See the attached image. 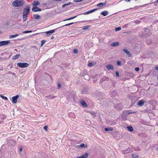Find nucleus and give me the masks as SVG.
Returning a JSON list of instances; mask_svg holds the SVG:
<instances>
[{"mask_svg":"<svg viewBox=\"0 0 158 158\" xmlns=\"http://www.w3.org/2000/svg\"><path fill=\"white\" fill-rule=\"evenodd\" d=\"M30 10V6H27L26 8H25L23 10V21L27 20V17L29 15Z\"/></svg>","mask_w":158,"mask_h":158,"instance_id":"1","label":"nucleus"},{"mask_svg":"<svg viewBox=\"0 0 158 158\" xmlns=\"http://www.w3.org/2000/svg\"><path fill=\"white\" fill-rule=\"evenodd\" d=\"M24 3L22 0H16L12 3V5L15 7L21 6Z\"/></svg>","mask_w":158,"mask_h":158,"instance_id":"2","label":"nucleus"},{"mask_svg":"<svg viewBox=\"0 0 158 158\" xmlns=\"http://www.w3.org/2000/svg\"><path fill=\"white\" fill-rule=\"evenodd\" d=\"M7 145L9 146H15L16 144L15 140L12 139H9L7 140Z\"/></svg>","mask_w":158,"mask_h":158,"instance_id":"3","label":"nucleus"},{"mask_svg":"<svg viewBox=\"0 0 158 158\" xmlns=\"http://www.w3.org/2000/svg\"><path fill=\"white\" fill-rule=\"evenodd\" d=\"M17 66L21 68H25L28 67L29 64L26 63H19L17 64Z\"/></svg>","mask_w":158,"mask_h":158,"instance_id":"4","label":"nucleus"},{"mask_svg":"<svg viewBox=\"0 0 158 158\" xmlns=\"http://www.w3.org/2000/svg\"><path fill=\"white\" fill-rule=\"evenodd\" d=\"M10 43V40L3 41L0 42V46L8 44Z\"/></svg>","mask_w":158,"mask_h":158,"instance_id":"5","label":"nucleus"},{"mask_svg":"<svg viewBox=\"0 0 158 158\" xmlns=\"http://www.w3.org/2000/svg\"><path fill=\"white\" fill-rule=\"evenodd\" d=\"M19 97V95H17L14 96L12 98V102L14 103H16L17 102V100Z\"/></svg>","mask_w":158,"mask_h":158,"instance_id":"6","label":"nucleus"},{"mask_svg":"<svg viewBox=\"0 0 158 158\" xmlns=\"http://www.w3.org/2000/svg\"><path fill=\"white\" fill-rule=\"evenodd\" d=\"M144 102L146 103V102L144 101L143 100H140L137 101V104L138 106H141L143 105V104L144 103Z\"/></svg>","mask_w":158,"mask_h":158,"instance_id":"7","label":"nucleus"},{"mask_svg":"<svg viewBox=\"0 0 158 158\" xmlns=\"http://www.w3.org/2000/svg\"><path fill=\"white\" fill-rule=\"evenodd\" d=\"M32 10L33 12H35L38 11H41V9L38 7H37L36 6H35L32 8Z\"/></svg>","mask_w":158,"mask_h":158,"instance_id":"8","label":"nucleus"},{"mask_svg":"<svg viewBox=\"0 0 158 158\" xmlns=\"http://www.w3.org/2000/svg\"><path fill=\"white\" fill-rule=\"evenodd\" d=\"M96 9H93L92 10L88 11L86 12L85 13H83L81 14V15L83 14V15H86V14H89L91 13H92L93 12H94V11H96L97 10Z\"/></svg>","mask_w":158,"mask_h":158,"instance_id":"9","label":"nucleus"},{"mask_svg":"<svg viewBox=\"0 0 158 158\" xmlns=\"http://www.w3.org/2000/svg\"><path fill=\"white\" fill-rule=\"evenodd\" d=\"M115 108L118 110H121L123 108V106L121 105H117L115 106Z\"/></svg>","mask_w":158,"mask_h":158,"instance_id":"10","label":"nucleus"},{"mask_svg":"<svg viewBox=\"0 0 158 158\" xmlns=\"http://www.w3.org/2000/svg\"><path fill=\"white\" fill-rule=\"evenodd\" d=\"M123 52H125L129 57H130L131 56V54L129 52V51L126 49H124L123 50Z\"/></svg>","mask_w":158,"mask_h":158,"instance_id":"11","label":"nucleus"},{"mask_svg":"<svg viewBox=\"0 0 158 158\" xmlns=\"http://www.w3.org/2000/svg\"><path fill=\"white\" fill-rule=\"evenodd\" d=\"M55 29L47 31L46 32V33L48 35H51L55 31Z\"/></svg>","mask_w":158,"mask_h":158,"instance_id":"12","label":"nucleus"},{"mask_svg":"<svg viewBox=\"0 0 158 158\" xmlns=\"http://www.w3.org/2000/svg\"><path fill=\"white\" fill-rule=\"evenodd\" d=\"M131 148H128L127 149L125 150L123 152V153L124 154H126L128 153H129L131 152Z\"/></svg>","mask_w":158,"mask_h":158,"instance_id":"13","label":"nucleus"},{"mask_svg":"<svg viewBox=\"0 0 158 158\" xmlns=\"http://www.w3.org/2000/svg\"><path fill=\"white\" fill-rule=\"evenodd\" d=\"M78 147H81V148H87V146L86 144H85L83 143H81L80 145H77V146Z\"/></svg>","mask_w":158,"mask_h":158,"instance_id":"14","label":"nucleus"},{"mask_svg":"<svg viewBox=\"0 0 158 158\" xmlns=\"http://www.w3.org/2000/svg\"><path fill=\"white\" fill-rule=\"evenodd\" d=\"M88 156V153H86L82 156L77 157V158H87Z\"/></svg>","mask_w":158,"mask_h":158,"instance_id":"15","label":"nucleus"},{"mask_svg":"<svg viewBox=\"0 0 158 158\" xmlns=\"http://www.w3.org/2000/svg\"><path fill=\"white\" fill-rule=\"evenodd\" d=\"M106 67L109 70H110V69L113 70L114 69L113 66L111 65H106Z\"/></svg>","mask_w":158,"mask_h":158,"instance_id":"16","label":"nucleus"},{"mask_svg":"<svg viewBox=\"0 0 158 158\" xmlns=\"http://www.w3.org/2000/svg\"><path fill=\"white\" fill-rule=\"evenodd\" d=\"M81 104L84 107H86L87 105L86 103L84 101H83L81 102Z\"/></svg>","mask_w":158,"mask_h":158,"instance_id":"17","label":"nucleus"},{"mask_svg":"<svg viewBox=\"0 0 158 158\" xmlns=\"http://www.w3.org/2000/svg\"><path fill=\"white\" fill-rule=\"evenodd\" d=\"M33 18L34 19H40V16L37 14L34 15H33Z\"/></svg>","mask_w":158,"mask_h":158,"instance_id":"18","label":"nucleus"},{"mask_svg":"<svg viewBox=\"0 0 158 158\" xmlns=\"http://www.w3.org/2000/svg\"><path fill=\"white\" fill-rule=\"evenodd\" d=\"M113 129V128L111 127H108L107 128H106L105 129V131H112Z\"/></svg>","mask_w":158,"mask_h":158,"instance_id":"19","label":"nucleus"},{"mask_svg":"<svg viewBox=\"0 0 158 158\" xmlns=\"http://www.w3.org/2000/svg\"><path fill=\"white\" fill-rule=\"evenodd\" d=\"M108 13L107 11H105L101 13V14L103 15L104 16L107 15Z\"/></svg>","mask_w":158,"mask_h":158,"instance_id":"20","label":"nucleus"},{"mask_svg":"<svg viewBox=\"0 0 158 158\" xmlns=\"http://www.w3.org/2000/svg\"><path fill=\"white\" fill-rule=\"evenodd\" d=\"M119 43L118 42H116L111 44V45L113 47H116L118 46Z\"/></svg>","mask_w":158,"mask_h":158,"instance_id":"21","label":"nucleus"},{"mask_svg":"<svg viewBox=\"0 0 158 158\" xmlns=\"http://www.w3.org/2000/svg\"><path fill=\"white\" fill-rule=\"evenodd\" d=\"M32 4L33 6H38L40 5V2L38 1H34L33 2Z\"/></svg>","mask_w":158,"mask_h":158,"instance_id":"22","label":"nucleus"},{"mask_svg":"<svg viewBox=\"0 0 158 158\" xmlns=\"http://www.w3.org/2000/svg\"><path fill=\"white\" fill-rule=\"evenodd\" d=\"M127 128L130 132L132 131L133 130V128L131 126H127Z\"/></svg>","mask_w":158,"mask_h":158,"instance_id":"23","label":"nucleus"},{"mask_svg":"<svg viewBox=\"0 0 158 158\" xmlns=\"http://www.w3.org/2000/svg\"><path fill=\"white\" fill-rule=\"evenodd\" d=\"M106 2H103V3H100L97 4V6H98L101 7L102 6H103L106 5Z\"/></svg>","mask_w":158,"mask_h":158,"instance_id":"24","label":"nucleus"},{"mask_svg":"<svg viewBox=\"0 0 158 158\" xmlns=\"http://www.w3.org/2000/svg\"><path fill=\"white\" fill-rule=\"evenodd\" d=\"M90 27V25H87L83 27V29L84 30H87L88 28Z\"/></svg>","mask_w":158,"mask_h":158,"instance_id":"25","label":"nucleus"},{"mask_svg":"<svg viewBox=\"0 0 158 158\" xmlns=\"http://www.w3.org/2000/svg\"><path fill=\"white\" fill-rule=\"evenodd\" d=\"M20 56V54H18L16 55L15 56H14L13 57V59L14 60L16 59L19 56Z\"/></svg>","mask_w":158,"mask_h":158,"instance_id":"26","label":"nucleus"},{"mask_svg":"<svg viewBox=\"0 0 158 158\" xmlns=\"http://www.w3.org/2000/svg\"><path fill=\"white\" fill-rule=\"evenodd\" d=\"M19 35L18 34L15 35H10V38H15V37H16L19 36Z\"/></svg>","mask_w":158,"mask_h":158,"instance_id":"27","label":"nucleus"},{"mask_svg":"<svg viewBox=\"0 0 158 158\" xmlns=\"http://www.w3.org/2000/svg\"><path fill=\"white\" fill-rule=\"evenodd\" d=\"M131 156L133 158H139V156L135 154H132Z\"/></svg>","mask_w":158,"mask_h":158,"instance_id":"28","label":"nucleus"},{"mask_svg":"<svg viewBox=\"0 0 158 158\" xmlns=\"http://www.w3.org/2000/svg\"><path fill=\"white\" fill-rule=\"evenodd\" d=\"M0 96L3 99L5 100H8L7 98L5 96H4L2 95V94H1L0 95Z\"/></svg>","mask_w":158,"mask_h":158,"instance_id":"29","label":"nucleus"},{"mask_svg":"<svg viewBox=\"0 0 158 158\" xmlns=\"http://www.w3.org/2000/svg\"><path fill=\"white\" fill-rule=\"evenodd\" d=\"M154 101H155L154 100L152 99L151 100L148 101V102L150 104H153Z\"/></svg>","mask_w":158,"mask_h":158,"instance_id":"30","label":"nucleus"},{"mask_svg":"<svg viewBox=\"0 0 158 158\" xmlns=\"http://www.w3.org/2000/svg\"><path fill=\"white\" fill-rule=\"evenodd\" d=\"M77 16L76 15V16H75L74 17H72V18H69L68 19H67L64 20V21H66V20H71V19H74L75 18H76Z\"/></svg>","mask_w":158,"mask_h":158,"instance_id":"31","label":"nucleus"},{"mask_svg":"<svg viewBox=\"0 0 158 158\" xmlns=\"http://www.w3.org/2000/svg\"><path fill=\"white\" fill-rule=\"evenodd\" d=\"M87 89H82V93L83 94H86L87 93Z\"/></svg>","mask_w":158,"mask_h":158,"instance_id":"32","label":"nucleus"},{"mask_svg":"<svg viewBox=\"0 0 158 158\" xmlns=\"http://www.w3.org/2000/svg\"><path fill=\"white\" fill-rule=\"evenodd\" d=\"M121 29V27H117L115 28V31H117L120 30Z\"/></svg>","mask_w":158,"mask_h":158,"instance_id":"33","label":"nucleus"},{"mask_svg":"<svg viewBox=\"0 0 158 158\" xmlns=\"http://www.w3.org/2000/svg\"><path fill=\"white\" fill-rule=\"evenodd\" d=\"M32 32V31H24L23 32V33H31Z\"/></svg>","mask_w":158,"mask_h":158,"instance_id":"34","label":"nucleus"},{"mask_svg":"<svg viewBox=\"0 0 158 158\" xmlns=\"http://www.w3.org/2000/svg\"><path fill=\"white\" fill-rule=\"evenodd\" d=\"M45 41L44 40H42L41 42V46H42L45 43Z\"/></svg>","mask_w":158,"mask_h":158,"instance_id":"35","label":"nucleus"},{"mask_svg":"<svg viewBox=\"0 0 158 158\" xmlns=\"http://www.w3.org/2000/svg\"><path fill=\"white\" fill-rule=\"evenodd\" d=\"M88 66L89 67H91L93 66V64L92 63L89 62L88 64Z\"/></svg>","mask_w":158,"mask_h":158,"instance_id":"36","label":"nucleus"},{"mask_svg":"<svg viewBox=\"0 0 158 158\" xmlns=\"http://www.w3.org/2000/svg\"><path fill=\"white\" fill-rule=\"evenodd\" d=\"M115 74L116 76L117 77H119V73H118V72L117 71L116 72Z\"/></svg>","mask_w":158,"mask_h":158,"instance_id":"37","label":"nucleus"},{"mask_svg":"<svg viewBox=\"0 0 158 158\" xmlns=\"http://www.w3.org/2000/svg\"><path fill=\"white\" fill-rule=\"evenodd\" d=\"M78 51L77 49H74L73 50V52L77 54L78 53Z\"/></svg>","mask_w":158,"mask_h":158,"instance_id":"38","label":"nucleus"},{"mask_svg":"<svg viewBox=\"0 0 158 158\" xmlns=\"http://www.w3.org/2000/svg\"><path fill=\"white\" fill-rule=\"evenodd\" d=\"M83 0H74V2H80Z\"/></svg>","mask_w":158,"mask_h":158,"instance_id":"39","label":"nucleus"},{"mask_svg":"<svg viewBox=\"0 0 158 158\" xmlns=\"http://www.w3.org/2000/svg\"><path fill=\"white\" fill-rule=\"evenodd\" d=\"M48 128L47 126H45L44 127V129L46 131H47V129Z\"/></svg>","mask_w":158,"mask_h":158,"instance_id":"40","label":"nucleus"},{"mask_svg":"<svg viewBox=\"0 0 158 158\" xmlns=\"http://www.w3.org/2000/svg\"><path fill=\"white\" fill-rule=\"evenodd\" d=\"M117 64L118 65H120L121 64V62L120 61H118L117 62Z\"/></svg>","mask_w":158,"mask_h":158,"instance_id":"41","label":"nucleus"},{"mask_svg":"<svg viewBox=\"0 0 158 158\" xmlns=\"http://www.w3.org/2000/svg\"><path fill=\"white\" fill-rule=\"evenodd\" d=\"M57 86H58V88H59V89L60 88H61V85L60 84H59Z\"/></svg>","mask_w":158,"mask_h":158,"instance_id":"42","label":"nucleus"},{"mask_svg":"<svg viewBox=\"0 0 158 158\" xmlns=\"http://www.w3.org/2000/svg\"><path fill=\"white\" fill-rule=\"evenodd\" d=\"M135 70L136 71H138L139 70V69L138 67L136 68H135Z\"/></svg>","mask_w":158,"mask_h":158,"instance_id":"43","label":"nucleus"},{"mask_svg":"<svg viewBox=\"0 0 158 158\" xmlns=\"http://www.w3.org/2000/svg\"><path fill=\"white\" fill-rule=\"evenodd\" d=\"M22 150H23L22 148H21H21H19V151H20V152H22Z\"/></svg>","mask_w":158,"mask_h":158,"instance_id":"44","label":"nucleus"},{"mask_svg":"<svg viewBox=\"0 0 158 158\" xmlns=\"http://www.w3.org/2000/svg\"><path fill=\"white\" fill-rule=\"evenodd\" d=\"M135 113V112H130L128 113V114H131V113Z\"/></svg>","mask_w":158,"mask_h":158,"instance_id":"45","label":"nucleus"},{"mask_svg":"<svg viewBox=\"0 0 158 158\" xmlns=\"http://www.w3.org/2000/svg\"><path fill=\"white\" fill-rule=\"evenodd\" d=\"M71 2H70L69 3L65 4V5H66V6L68 5H69L71 4Z\"/></svg>","mask_w":158,"mask_h":158,"instance_id":"46","label":"nucleus"},{"mask_svg":"<svg viewBox=\"0 0 158 158\" xmlns=\"http://www.w3.org/2000/svg\"><path fill=\"white\" fill-rule=\"evenodd\" d=\"M3 70V68L2 67L0 66V70Z\"/></svg>","mask_w":158,"mask_h":158,"instance_id":"47","label":"nucleus"},{"mask_svg":"<svg viewBox=\"0 0 158 158\" xmlns=\"http://www.w3.org/2000/svg\"><path fill=\"white\" fill-rule=\"evenodd\" d=\"M65 6H66V5H65V4H63V5H62V7L64 8Z\"/></svg>","mask_w":158,"mask_h":158,"instance_id":"48","label":"nucleus"},{"mask_svg":"<svg viewBox=\"0 0 158 158\" xmlns=\"http://www.w3.org/2000/svg\"><path fill=\"white\" fill-rule=\"evenodd\" d=\"M69 26V24H65L64 26H63V27H64V26Z\"/></svg>","mask_w":158,"mask_h":158,"instance_id":"49","label":"nucleus"},{"mask_svg":"<svg viewBox=\"0 0 158 158\" xmlns=\"http://www.w3.org/2000/svg\"><path fill=\"white\" fill-rule=\"evenodd\" d=\"M89 22V21H83L81 22Z\"/></svg>","mask_w":158,"mask_h":158,"instance_id":"50","label":"nucleus"},{"mask_svg":"<svg viewBox=\"0 0 158 158\" xmlns=\"http://www.w3.org/2000/svg\"><path fill=\"white\" fill-rule=\"evenodd\" d=\"M127 2H130L131 0H125Z\"/></svg>","mask_w":158,"mask_h":158,"instance_id":"51","label":"nucleus"},{"mask_svg":"<svg viewBox=\"0 0 158 158\" xmlns=\"http://www.w3.org/2000/svg\"><path fill=\"white\" fill-rule=\"evenodd\" d=\"M156 70H158V67H157L156 68Z\"/></svg>","mask_w":158,"mask_h":158,"instance_id":"52","label":"nucleus"},{"mask_svg":"<svg viewBox=\"0 0 158 158\" xmlns=\"http://www.w3.org/2000/svg\"><path fill=\"white\" fill-rule=\"evenodd\" d=\"M70 23V25H72V24H73L74 23Z\"/></svg>","mask_w":158,"mask_h":158,"instance_id":"53","label":"nucleus"},{"mask_svg":"<svg viewBox=\"0 0 158 158\" xmlns=\"http://www.w3.org/2000/svg\"><path fill=\"white\" fill-rule=\"evenodd\" d=\"M70 23V25H72V24H73L74 23Z\"/></svg>","mask_w":158,"mask_h":158,"instance_id":"54","label":"nucleus"},{"mask_svg":"<svg viewBox=\"0 0 158 158\" xmlns=\"http://www.w3.org/2000/svg\"><path fill=\"white\" fill-rule=\"evenodd\" d=\"M86 122H87L88 123H89V122H90V121H89V120H87L86 121Z\"/></svg>","mask_w":158,"mask_h":158,"instance_id":"55","label":"nucleus"},{"mask_svg":"<svg viewBox=\"0 0 158 158\" xmlns=\"http://www.w3.org/2000/svg\"><path fill=\"white\" fill-rule=\"evenodd\" d=\"M54 37L52 36V38H51V39H54Z\"/></svg>","mask_w":158,"mask_h":158,"instance_id":"56","label":"nucleus"},{"mask_svg":"<svg viewBox=\"0 0 158 158\" xmlns=\"http://www.w3.org/2000/svg\"><path fill=\"white\" fill-rule=\"evenodd\" d=\"M92 114V115H94H94H95V113H93Z\"/></svg>","mask_w":158,"mask_h":158,"instance_id":"57","label":"nucleus"},{"mask_svg":"<svg viewBox=\"0 0 158 158\" xmlns=\"http://www.w3.org/2000/svg\"><path fill=\"white\" fill-rule=\"evenodd\" d=\"M85 77H88V75H85Z\"/></svg>","mask_w":158,"mask_h":158,"instance_id":"58","label":"nucleus"},{"mask_svg":"<svg viewBox=\"0 0 158 158\" xmlns=\"http://www.w3.org/2000/svg\"><path fill=\"white\" fill-rule=\"evenodd\" d=\"M68 24H69V26L70 25V23H68Z\"/></svg>","mask_w":158,"mask_h":158,"instance_id":"59","label":"nucleus"},{"mask_svg":"<svg viewBox=\"0 0 158 158\" xmlns=\"http://www.w3.org/2000/svg\"><path fill=\"white\" fill-rule=\"evenodd\" d=\"M1 33V32L0 31V34Z\"/></svg>","mask_w":158,"mask_h":158,"instance_id":"60","label":"nucleus"},{"mask_svg":"<svg viewBox=\"0 0 158 158\" xmlns=\"http://www.w3.org/2000/svg\"><path fill=\"white\" fill-rule=\"evenodd\" d=\"M157 149L158 150V147L157 148Z\"/></svg>","mask_w":158,"mask_h":158,"instance_id":"61","label":"nucleus"}]
</instances>
